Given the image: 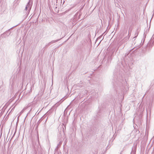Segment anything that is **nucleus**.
Instances as JSON below:
<instances>
[{
    "mask_svg": "<svg viewBox=\"0 0 154 154\" xmlns=\"http://www.w3.org/2000/svg\"><path fill=\"white\" fill-rule=\"evenodd\" d=\"M61 38L58 39L57 40H53L52 41L48 43V44H47V45H46V46H48L50 45L51 44H53L54 43L58 41H59L61 39Z\"/></svg>",
    "mask_w": 154,
    "mask_h": 154,
    "instance_id": "nucleus-1",
    "label": "nucleus"
},
{
    "mask_svg": "<svg viewBox=\"0 0 154 154\" xmlns=\"http://www.w3.org/2000/svg\"><path fill=\"white\" fill-rule=\"evenodd\" d=\"M26 6L28 8V11L29 12L32 7V4L30 3V1L29 2Z\"/></svg>",
    "mask_w": 154,
    "mask_h": 154,
    "instance_id": "nucleus-2",
    "label": "nucleus"
},
{
    "mask_svg": "<svg viewBox=\"0 0 154 154\" xmlns=\"http://www.w3.org/2000/svg\"><path fill=\"white\" fill-rule=\"evenodd\" d=\"M9 30L6 32H4L2 35L5 36H8L10 34V32H9Z\"/></svg>",
    "mask_w": 154,
    "mask_h": 154,
    "instance_id": "nucleus-3",
    "label": "nucleus"
},
{
    "mask_svg": "<svg viewBox=\"0 0 154 154\" xmlns=\"http://www.w3.org/2000/svg\"><path fill=\"white\" fill-rule=\"evenodd\" d=\"M139 29H137L134 34L135 37H134V38H136L138 36L139 32Z\"/></svg>",
    "mask_w": 154,
    "mask_h": 154,
    "instance_id": "nucleus-4",
    "label": "nucleus"
},
{
    "mask_svg": "<svg viewBox=\"0 0 154 154\" xmlns=\"http://www.w3.org/2000/svg\"><path fill=\"white\" fill-rule=\"evenodd\" d=\"M64 100H62V99L58 103H56L55 104V105L58 106L60 105L62 102Z\"/></svg>",
    "mask_w": 154,
    "mask_h": 154,
    "instance_id": "nucleus-5",
    "label": "nucleus"
},
{
    "mask_svg": "<svg viewBox=\"0 0 154 154\" xmlns=\"http://www.w3.org/2000/svg\"><path fill=\"white\" fill-rule=\"evenodd\" d=\"M27 109L26 107H24L23 108V109L20 112L21 113H23L26 109Z\"/></svg>",
    "mask_w": 154,
    "mask_h": 154,
    "instance_id": "nucleus-6",
    "label": "nucleus"
},
{
    "mask_svg": "<svg viewBox=\"0 0 154 154\" xmlns=\"http://www.w3.org/2000/svg\"><path fill=\"white\" fill-rule=\"evenodd\" d=\"M44 118V116H43L42 117L41 119H40L39 120V121L38 122H40Z\"/></svg>",
    "mask_w": 154,
    "mask_h": 154,
    "instance_id": "nucleus-7",
    "label": "nucleus"
},
{
    "mask_svg": "<svg viewBox=\"0 0 154 154\" xmlns=\"http://www.w3.org/2000/svg\"><path fill=\"white\" fill-rule=\"evenodd\" d=\"M25 10L26 11L28 10V8H27V7L26 6V7L25 8Z\"/></svg>",
    "mask_w": 154,
    "mask_h": 154,
    "instance_id": "nucleus-8",
    "label": "nucleus"
},
{
    "mask_svg": "<svg viewBox=\"0 0 154 154\" xmlns=\"http://www.w3.org/2000/svg\"><path fill=\"white\" fill-rule=\"evenodd\" d=\"M135 152L132 151L131 152V154H134Z\"/></svg>",
    "mask_w": 154,
    "mask_h": 154,
    "instance_id": "nucleus-9",
    "label": "nucleus"
},
{
    "mask_svg": "<svg viewBox=\"0 0 154 154\" xmlns=\"http://www.w3.org/2000/svg\"><path fill=\"white\" fill-rule=\"evenodd\" d=\"M125 40L127 41L128 39L129 38H125Z\"/></svg>",
    "mask_w": 154,
    "mask_h": 154,
    "instance_id": "nucleus-10",
    "label": "nucleus"
},
{
    "mask_svg": "<svg viewBox=\"0 0 154 154\" xmlns=\"http://www.w3.org/2000/svg\"><path fill=\"white\" fill-rule=\"evenodd\" d=\"M14 107L13 109H12V110L13 109V108H14Z\"/></svg>",
    "mask_w": 154,
    "mask_h": 154,
    "instance_id": "nucleus-11",
    "label": "nucleus"
},
{
    "mask_svg": "<svg viewBox=\"0 0 154 154\" xmlns=\"http://www.w3.org/2000/svg\"><path fill=\"white\" fill-rule=\"evenodd\" d=\"M56 1H57V0H56Z\"/></svg>",
    "mask_w": 154,
    "mask_h": 154,
    "instance_id": "nucleus-12",
    "label": "nucleus"
}]
</instances>
